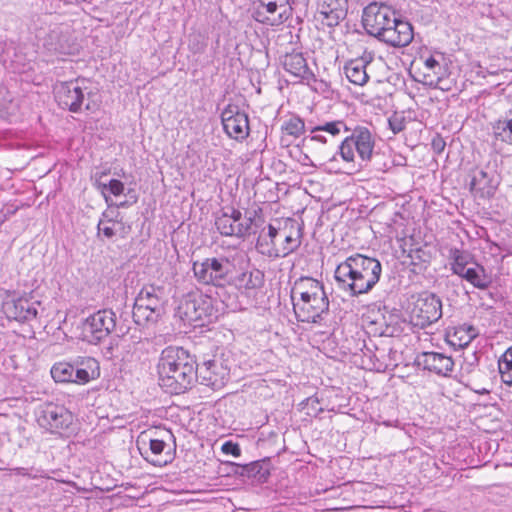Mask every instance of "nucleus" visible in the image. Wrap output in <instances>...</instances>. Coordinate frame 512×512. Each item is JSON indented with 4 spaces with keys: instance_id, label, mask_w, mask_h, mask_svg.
<instances>
[{
    "instance_id": "f257e3e1",
    "label": "nucleus",
    "mask_w": 512,
    "mask_h": 512,
    "mask_svg": "<svg viewBox=\"0 0 512 512\" xmlns=\"http://www.w3.org/2000/svg\"><path fill=\"white\" fill-rule=\"evenodd\" d=\"M196 374L195 361L182 347H166L157 363L159 385L171 394L185 392Z\"/></svg>"
},
{
    "instance_id": "f03ea898",
    "label": "nucleus",
    "mask_w": 512,
    "mask_h": 512,
    "mask_svg": "<svg viewBox=\"0 0 512 512\" xmlns=\"http://www.w3.org/2000/svg\"><path fill=\"white\" fill-rule=\"evenodd\" d=\"M301 237V227L297 220L276 218L260 231L256 248L269 258L285 257L300 246Z\"/></svg>"
},
{
    "instance_id": "7ed1b4c3",
    "label": "nucleus",
    "mask_w": 512,
    "mask_h": 512,
    "mask_svg": "<svg viewBox=\"0 0 512 512\" xmlns=\"http://www.w3.org/2000/svg\"><path fill=\"white\" fill-rule=\"evenodd\" d=\"M382 267L375 258L355 254L338 264L335 279L352 295L369 292L379 281Z\"/></svg>"
},
{
    "instance_id": "20e7f679",
    "label": "nucleus",
    "mask_w": 512,
    "mask_h": 512,
    "mask_svg": "<svg viewBox=\"0 0 512 512\" xmlns=\"http://www.w3.org/2000/svg\"><path fill=\"white\" fill-rule=\"evenodd\" d=\"M291 298L298 321L315 323L328 311L329 301L324 286L314 278L301 277L295 281Z\"/></svg>"
},
{
    "instance_id": "39448f33",
    "label": "nucleus",
    "mask_w": 512,
    "mask_h": 512,
    "mask_svg": "<svg viewBox=\"0 0 512 512\" xmlns=\"http://www.w3.org/2000/svg\"><path fill=\"white\" fill-rule=\"evenodd\" d=\"M374 147L375 139L371 131L366 127L358 126L342 140L338 152L345 163L354 166L356 156L362 161H370Z\"/></svg>"
},
{
    "instance_id": "423d86ee",
    "label": "nucleus",
    "mask_w": 512,
    "mask_h": 512,
    "mask_svg": "<svg viewBox=\"0 0 512 512\" xmlns=\"http://www.w3.org/2000/svg\"><path fill=\"white\" fill-rule=\"evenodd\" d=\"M75 416L64 405L46 402L40 406L37 415L38 424L46 431L66 436L72 432Z\"/></svg>"
},
{
    "instance_id": "0eeeda50",
    "label": "nucleus",
    "mask_w": 512,
    "mask_h": 512,
    "mask_svg": "<svg viewBox=\"0 0 512 512\" xmlns=\"http://www.w3.org/2000/svg\"><path fill=\"white\" fill-rule=\"evenodd\" d=\"M410 323L419 328H426L442 316V302L433 293L423 292L413 297L408 306Z\"/></svg>"
},
{
    "instance_id": "6e6552de",
    "label": "nucleus",
    "mask_w": 512,
    "mask_h": 512,
    "mask_svg": "<svg viewBox=\"0 0 512 512\" xmlns=\"http://www.w3.org/2000/svg\"><path fill=\"white\" fill-rule=\"evenodd\" d=\"M162 294V289L155 285H146L141 289L133 308L136 323L143 324L158 319L164 310Z\"/></svg>"
},
{
    "instance_id": "1a4fd4ad",
    "label": "nucleus",
    "mask_w": 512,
    "mask_h": 512,
    "mask_svg": "<svg viewBox=\"0 0 512 512\" xmlns=\"http://www.w3.org/2000/svg\"><path fill=\"white\" fill-rule=\"evenodd\" d=\"M258 212H261V209L254 210L253 213L246 212L243 215L240 210L228 207L216 218V228L225 236H244L256 224V219L260 218Z\"/></svg>"
},
{
    "instance_id": "9d476101",
    "label": "nucleus",
    "mask_w": 512,
    "mask_h": 512,
    "mask_svg": "<svg viewBox=\"0 0 512 512\" xmlns=\"http://www.w3.org/2000/svg\"><path fill=\"white\" fill-rule=\"evenodd\" d=\"M252 18L269 27H278L290 17L288 0H250Z\"/></svg>"
},
{
    "instance_id": "9b49d317",
    "label": "nucleus",
    "mask_w": 512,
    "mask_h": 512,
    "mask_svg": "<svg viewBox=\"0 0 512 512\" xmlns=\"http://www.w3.org/2000/svg\"><path fill=\"white\" fill-rule=\"evenodd\" d=\"M192 269L197 281L204 285L224 287L230 279V263L225 258L212 257L195 261Z\"/></svg>"
},
{
    "instance_id": "f8f14e48",
    "label": "nucleus",
    "mask_w": 512,
    "mask_h": 512,
    "mask_svg": "<svg viewBox=\"0 0 512 512\" xmlns=\"http://www.w3.org/2000/svg\"><path fill=\"white\" fill-rule=\"evenodd\" d=\"M116 318L111 310H99L89 316L81 327L80 338L89 344L97 345L115 329Z\"/></svg>"
},
{
    "instance_id": "ddd939ff",
    "label": "nucleus",
    "mask_w": 512,
    "mask_h": 512,
    "mask_svg": "<svg viewBox=\"0 0 512 512\" xmlns=\"http://www.w3.org/2000/svg\"><path fill=\"white\" fill-rule=\"evenodd\" d=\"M395 17L396 13L390 7L374 2L364 8L362 24L369 35L380 40Z\"/></svg>"
},
{
    "instance_id": "4468645a",
    "label": "nucleus",
    "mask_w": 512,
    "mask_h": 512,
    "mask_svg": "<svg viewBox=\"0 0 512 512\" xmlns=\"http://www.w3.org/2000/svg\"><path fill=\"white\" fill-rule=\"evenodd\" d=\"M221 121L227 136L235 141L242 142L250 134L248 116L237 105H227L221 113Z\"/></svg>"
},
{
    "instance_id": "2eb2a0df",
    "label": "nucleus",
    "mask_w": 512,
    "mask_h": 512,
    "mask_svg": "<svg viewBox=\"0 0 512 512\" xmlns=\"http://www.w3.org/2000/svg\"><path fill=\"white\" fill-rule=\"evenodd\" d=\"M212 310L210 297L202 293L188 295L179 306L181 317L190 324L202 322L212 314Z\"/></svg>"
},
{
    "instance_id": "dca6fc26",
    "label": "nucleus",
    "mask_w": 512,
    "mask_h": 512,
    "mask_svg": "<svg viewBox=\"0 0 512 512\" xmlns=\"http://www.w3.org/2000/svg\"><path fill=\"white\" fill-rule=\"evenodd\" d=\"M172 434L168 430L155 431L149 436V451L145 459L154 466H165L174 459V453L170 448L169 440Z\"/></svg>"
},
{
    "instance_id": "f3484780",
    "label": "nucleus",
    "mask_w": 512,
    "mask_h": 512,
    "mask_svg": "<svg viewBox=\"0 0 512 512\" xmlns=\"http://www.w3.org/2000/svg\"><path fill=\"white\" fill-rule=\"evenodd\" d=\"M446 75V67L434 56L425 58L417 70V80L419 82L441 90L449 89L444 85Z\"/></svg>"
},
{
    "instance_id": "a211bd4d",
    "label": "nucleus",
    "mask_w": 512,
    "mask_h": 512,
    "mask_svg": "<svg viewBox=\"0 0 512 512\" xmlns=\"http://www.w3.org/2000/svg\"><path fill=\"white\" fill-rule=\"evenodd\" d=\"M58 104L71 112H79L84 101V92L78 80L62 82L55 87Z\"/></svg>"
},
{
    "instance_id": "6ab92c4d",
    "label": "nucleus",
    "mask_w": 512,
    "mask_h": 512,
    "mask_svg": "<svg viewBox=\"0 0 512 512\" xmlns=\"http://www.w3.org/2000/svg\"><path fill=\"white\" fill-rule=\"evenodd\" d=\"M3 312L8 320L20 323L36 319L38 311L24 296L13 295L7 298L2 305Z\"/></svg>"
},
{
    "instance_id": "aec40b11",
    "label": "nucleus",
    "mask_w": 512,
    "mask_h": 512,
    "mask_svg": "<svg viewBox=\"0 0 512 512\" xmlns=\"http://www.w3.org/2000/svg\"><path fill=\"white\" fill-rule=\"evenodd\" d=\"M413 38L414 31L412 25L396 16L380 38V41L394 48H403L408 46Z\"/></svg>"
},
{
    "instance_id": "412c9836",
    "label": "nucleus",
    "mask_w": 512,
    "mask_h": 512,
    "mask_svg": "<svg viewBox=\"0 0 512 512\" xmlns=\"http://www.w3.org/2000/svg\"><path fill=\"white\" fill-rule=\"evenodd\" d=\"M282 66L286 73L295 79V82H307L314 80L315 75L309 68L303 53L292 51L286 53L282 59Z\"/></svg>"
},
{
    "instance_id": "4be33fe9",
    "label": "nucleus",
    "mask_w": 512,
    "mask_h": 512,
    "mask_svg": "<svg viewBox=\"0 0 512 512\" xmlns=\"http://www.w3.org/2000/svg\"><path fill=\"white\" fill-rule=\"evenodd\" d=\"M348 11V0H322L318 5V19L328 27L343 20Z\"/></svg>"
},
{
    "instance_id": "5701e85b",
    "label": "nucleus",
    "mask_w": 512,
    "mask_h": 512,
    "mask_svg": "<svg viewBox=\"0 0 512 512\" xmlns=\"http://www.w3.org/2000/svg\"><path fill=\"white\" fill-rule=\"evenodd\" d=\"M229 374L227 366L217 359L205 361L200 369L202 380L212 389L224 387L229 379Z\"/></svg>"
},
{
    "instance_id": "b1692460",
    "label": "nucleus",
    "mask_w": 512,
    "mask_h": 512,
    "mask_svg": "<svg viewBox=\"0 0 512 512\" xmlns=\"http://www.w3.org/2000/svg\"><path fill=\"white\" fill-rule=\"evenodd\" d=\"M228 284L234 286L241 293L250 295L264 285V273L258 269L243 271L230 277Z\"/></svg>"
},
{
    "instance_id": "393cba45",
    "label": "nucleus",
    "mask_w": 512,
    "mask_h": 512,
    "mask_svg": "<svg viewBox=\"0 0 512 512\" xmlns=\"http://www.w3.org/2000/svg\"><path fill=\"white\" fill-rule=\"evenodd\" d=\"M373 57L370 53L351 59L344 66V72L349 82L357 86H364L369 81L367 66Z\"/></svg>"
},
{
    "instance_id": "a878e982",
    "label": "nucleus",
    "mask_w": 512,
    "mask_h": 512,
    "mask_svg": "<svg viewBox=\"0 0 512 512\" xmlns=\"http://www.w3.org/2000/svg\"><path fill=\"white\" fill-rule=\"evenodd\" d=\"M478 335L477 329L471 324H458L449 327L445 334L446 342L455 349L468 346Z\"/></svg>"
},
{
    "instance_id": "bb28decb",
    "label": "nucleus",
    "mask_w": 512,
    "mask_h": 512,
    "mask_svg": "<svg viewBox=\"0 0 512 512\" xmlns=\"http://www.w3.org/2000/svg\"><path fill=\"white\" fill-rule=\"evenodd\" d=\"M423 362L427 370L442 376H448L454 368L453 359L442 353H425Z\"/></svg>"
},
{
    "instance_id": "cd10ccee",
    "label": "nucleus",
    "mask_w": 512,
    "mask_h": 512,
    "mask_svg": "<svg viewBox=\"0 0 512 512\" xmlns=\"http://www.w3.org/2000/svg\"><path fill=\"white\" fill-rule=\"evenodd\" d=\"M496 189L497 186L487 172L480 170L473 175L470 190L475 197L490 198L494 195Z\"/></svg>"
},
{
    "instance_id": "c85d7f7f",
    "label": "nucleus",
    "mask_w": 512,
    "mask_h": 512,
    "mask_svg": "<svg viewBox=\"0 0 512 512\" xmlns=\"http://www.w3.org/2000/svg\"><path fill=\"white\" fill-rule=\"evenodd\" d=\"M74 383L86 384L92 380L97 379L100 376V365L99 362L92 357L82 359L80 367L74 372Z\"/></svg>"
},
{
    "instance_id": "c756f323",
    "label": "nucleus",
    "mask_w": 512,
    "mask_h": 512,
    "mask_svg": "<svg viewBox=\"0 0 512 512\" xmlns=\"http://www.w3.org/2000/svg\"><path fill=\"white\" fill-rule=\"evenodd\" d=\"M459 276L479 289H486L491 283V278L484 267L476 262L467 267Z\"/></svg>"
},
{
    "instance_id": "7c9ffc66",
    "label": "nucleus",
    "mask_w": 512,
    "mask_h": 512,
    "mask_svg": "<svg viewBox=\"0 0 512 512\" xmlns=\"http://www.w3.org/2000/svg\"><path fill=\"white\" fill-rule=\"evenodd\" d=\"M494 144L512 145V117L499 118L491 125Z\"/></svg>"
},
{
    "instance_id": "2f4dec72",
    "label": "nucleus",
    "mask_w": 512,
    "mask_h": 512,
    "mask_svg": "<svg viewBox=\"0 0 512 512\" xmlns=\"http://www.w3.org/2000/svg\"><path fill=\"white\" fill-rule=\"evenodd\" d=\"M281 138L298 139L305 133V122L298 115H290L281 125Z\"/></svg>"
},
{
    "instance_id": "473e14b6",
    "label": "nucleus",
    "mask_w": 512,
    "mask_h": 512,
    "mask_svg": "<svg viewBox=\"0 0 512 512\" xmlns=\"http://www.w3.org/2000/svg\"><path fill=\"white\" fill-rule=\"evenodd\" d=\"M74 366L66 361L56 362L50 370L51 376L57 383H74Z\"/></svg>"
},
{
    "instance_id": "72a5a7b5",
    "label": "nucleus",
    "mask_w": 512,
    "mask_h": 512,
    "mask_svg": "<svg viewBox=\"0 0 512 512\" xmlns=\"http://www.w3.org/2000/svg\"><path fill=\"white\" fill-rule=\"evenodd\" d=\"M436 251L435 245L425 242L411 249L409 256L414 264H429L435 257Z\"/></svg>"
},
{
    "instance_id": "f704fd0d",
    "label": "nucleus",
    "mask_w": 512,
    "mask_h": 512,
    "mask_svg": "<svg viewBox=\"0 0 512 512\" xmlns=\"http://www.w3.org/2000/svg\"><path fill=\"white\" fill-rule=\"evenodd\" d=\"M498 369L502 382L506 385H512V346L499 358Z\"/></svg>"
},
{
    "instance_id": "c9c22d12",
    "label": "nucleus",
    "mask_w": 512,
    "mask_h": 512,
    "mask_svg": "<svg viewBox=\"0 0 512 512\" xmlns=\"http://www.w3.org/2000/svg\"><path fill=\"white\" fill-rule=\"evenodd\" d=\"M453 262L451 263L453 273L460 275L472 263H475L472 256L462 250L454 249L451 251Z\"/></svg>"
},
{
    "instance_id": "e433bc0d",
    "label": "nucleus",
    "mask_w": 512,
    "mask_h": 512,
    "mask_svg": "<svg viewBox=\"0 0 512 512\" xmlns=\"http://www.w3.org/2000/svg\"><path fill=\"white\" fill-rule=\"evenodd\" d=\"M342 130L344 132H348V131H350V128L346 125V123L343 120H335V121L327 122L323 125L314 127L311 130V133L324 131V132L331 134L332 136H337L341 133Z\"/></svg>"
},
{
    "instance_id": "4c0bfd02",
    "label": "nucleus",
    "mask_w": 512,
    "mask_h": 512,
    "mask_svg": "<svg viewBox=\"0 0 512 512\" xmlns=\"http://www.w3.org/2000/svg\"><path fill=\"white\" fill-rule=\"evenodd\" d=\"M380 316L378 309L375 307H367L366 312L361 316L362 324L368 328H372L375 333L379 332L381 334V329L376 327L379 323Z\"/></svg>"
},
{
    "instance_id": "58836bf2",
    "label": "nucleus",
    "mask_w": 512,
    "mask_h": 512,
    "mask_svg": "<svg viewBox=\"0 0 512 512\" xmlns=\"http://www.w3.org/2000/svg\"><path fill=\"white\" fill-rule=\"evenodd\" d=\"M98 188L101 189V192L107 202L108 196L106 191L113 196H120L124 192V183L118 179H111L108 184L98 183Z\"/></svg>"
},
{
    "instance_id": "ea45409f",
    "label": "nucleus",
    "mask_w": 512,
    "mask_h": 512,
    "mask_svg": "<svg viewBox=\"0 0 512 512\" xmlns=\"http://www.w3.org/2000/svg\"><path fill=\"white\" fill-rule=\"evenodd\" d=\"M389 128L394 135L402 132L406 128V117L403 112H394L388 118Z\"/></svg>"
},
{
    "instance_id": "a19ab883",
    "label": "nucleus",
    "mask_w": 512,
    "mask_h": 512,
    "mask_svg": "<svg viewBox=\"0 0 512 512\" xmlns=\"http://www.w3.org/2000/svg\"><path fill=\"white\" fill-rule=\"evenodd\" d=\"M221 451L224 454H231L234 457H239L241 455V448L237 443L232 441H226L222 444Z\"/></svg>"
},
{
    "instance_id": "79ce46f5",
    "label": "nucleus",
    "mask_w": 512,
    "mask_h": 512,
    "mask_svg": "<svg viewBox=\"0 0 512 512\" xmlns=\"http://www.w3.org/2000/svg\"><path fill=\"white\" fill-rule=\"evenodd\" d=\"M431 145L433 150L440 154L444 151L446 143L440 135H437L432 139Z\"/></svg>"
},
{
    "instance_id": "37998d69",
    "label": "nucleus",
    "mask_w": 512,
    "mask_h": 512,
    "mask_svg": "<svg viewBox=\"0 0 512 512\" xmlns=\"http://www.w3.org/2000/svg\"><path fill=\"white\" fill-rule=\"evenodd\" d=\"M244 469L248 475L256 476V474L261 473V471L263 470V467L259 461H255V462L245 465Z\"/></svg>"
},
{
    "instance_id": "c03bdc74",
    "label": "nucleus",
    "mask_w": 512,
    "mask_h": 512,
    "mask_svg": "<svg viewBox=\"0 0 512 512\" xmlns=\"http://www.w3.org/2000/svg\"><path fill=\"white\" fill-rule=\"evenodd\" d=\"M103 235L107 238H111L115 235L114 223L108 222V224H103V227L100 228Z\"/></svg>"
},
{
    "instance_id": "a18cd8bd",
    "label": "nucleus",
    "mask_w": 512,
    "mask_h": 512,
    "mask_svg": "<svg viewBox=\"0 0 512 512\" xmlns=\"http://www.w3.org/2000/svg\"><path fill=\"white\" fill-rule=\"evenodd\" d=\"M309 141L310 142L321 143V144H326L327 143L326 137L323 136V135H320V134H314V135L310 136Z\"/></svg>"
},
{
    "instance_id": "49530a36",
    "label": "nucleus",
    "mask_w": 512,
    "mask_h": 512,
    "mask_svg": "<svg viewBox=\"0 0 512 512\" xmlns=\"http://www.w3.org/2000/svg\"><path fill=\"white\" fill-rule=\"evenodd\" d=\"M269 476H270V471H269V469H264V470H263V473H262V475H261V478H263V480H266Z\"/></svg>"
}]
</instances>
